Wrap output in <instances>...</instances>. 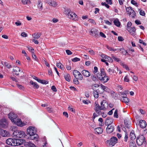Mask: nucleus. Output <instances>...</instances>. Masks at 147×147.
Returning <instances> with one entry per match:
<instances>
[{
  "instance_id": "15",
  "label": "nucleus",
  "mask_w": 147,
  "mask_h": 147,
  "mask_svg": "<svg viewBox=\"0 0 147 147\" xmlns=\"http://www.w3.org/2000/svg\"><path fill=\"white\" fill-rule=\"evenodd\" d=\"M90 31L92 34L94 35L96 37L98 36L99 32L96 29L92 28Z\"/></svg>"
},
{
  "instance_id": "39",
  "label": "nucleus",
  "mask_w": 147,
  "mask_h": 147,
  "mask_svg": "<svg viewBox=\"0 0 147 147\" xmlns=\"http://www.w3.org/2000/svg\"><path fill=\"white\" fill-rule=\"evenodd\" d=\"M103 102L102 101L101 102L100 109L102 110H104L106 109V108L105 107V104H103Z\"/></svg>"
},
{
  "instance_id": "42",
  "label": "nucleus",
  "mask_w": 147,
  "mask_h": 147,
  "mask_svg": "<svg viewBox=\"0 0 147 147\" xmlns=\"http://www.w3.org/2000/svg\"><path fill=\"white\" fill-rule=\"evenodd\" d=\"M114 117L116 118H118V110L117 109H116L114 113Z\"/></svg>"
},
{
  "instance_id": "27",
  "label": "nucleus",
  "mask_w": 147,
  "mask_h": 147,
  "mask_svg": "<svg viewBox=\"0 0 147 147\" xmlns=\"http://www.w3.org/2000/svg\"><path fill=\"white\" fill-rule=\"evenodd\" d=\"M114 24L117 26L119 27L120 26V22L117 18L115 19L113 21Z\"/></svg>"
},
{
  "instance_id": "43",
  "label": "nucleus",
  "mask_w": 147,
  "mask_h": 147,
  "mask_svg": "<svg viewBox=\"0 0 147 147\" xmlns=\"http://www.w3.org/2000/svg\"><path fill=\"white\" fill-rule=\"evenodd\" d=\"M56 65L58 68H60L61 69L63 68L62 67L63 66V65L61 63H57Z\"/></svg>"
},
{
  "instance_id": "20",
  "label": "nucleus",
  "mask_w": 147,
  "mask_h": 147,
  "mask_svg": "<svg viewBox=\"0 0 147 147\" xmlns=\"http://www.w3.org/2000/svg\"><path fill=\"white\" fill-rule=\"evenodd\" d=\"M94 109L96 112L98 114H100L101 113L100 110H101L100 109V106L98 104H96L94 107Z\"/></svg>"
},
{
  "instance_id": "50",
  "label": "nucleus",
  "mask_w": 147,
  "mask_h": 147,
  "mask_svg": "<svg viewBox=\"0 0 147 147\" xmlns=\"http://www.w3.org/2000/svg\"><path fill=\"white\" fill-rule=\"evenodd\" d=\"M22 3L24 5L30 2V0H22Z\"/></svg>"
},
{
  "instance_id": "33",
  "label": "nucleus",
  "mask_w": 147,
  "mask_h": 147,
  "mask_svg": "<svg viewBox=\"0 0 147 147\" xmlns=\"http://www.w3.org/2000/svg\"><path fill=\"white\" fill-rule=\"evenodd\" d=\"M100 87L101 88V89H102L104 91L109 92V90L107 87L104 86L101 84L100 85Z\"/></svg>"
},
{
  "instance_id": "14",
  "label": "nucleus",
  "mask_w": 147,
  "mask_h": 147,
  "mask_svg": "<svg viewBox=\"0 0 147 147\" xmlns=\"http://www.w3.org/2000/svg\"><path fill=\"white\" fill-rule=\"evenodd\" d=\"M0 134L3 137L9 136L10 135L9 133L6 130L0 128Z\"/></svg>"
},
{
  "instance_id": "18",
  "label": "nucleus",
  "mask_w": 147,
  "mask_h": 147,
  "mask_svg": "<svg viewBox=\"0 0 147 147\" xmlns=\"http://www.w3.org/2000/svg\"><path fill=\"white\" fill-rule=\"evenodd\" d=\"M139 124L140 127L142 128H145L147 125L146 121L142 120H141L140 121Z\"/></svg>"
},
{
  "instance_id": "22",
  "label": "nucleus",
  "mask_w": 147,
  "mask_h": 147,
  "mask_svg": "<svg viewBox=\"0 0 147 147\" xmlns=\"http://www.w3.org/2000/svg\"><path fill=\"white\" fill-rule=\"evenodd\" d=\"M96 134H101L103 132L102 128L100 127L96 128L94 129Z\"/></svg>"
},
{
  "instance_id": "32",
  "label": "nucleus",
  "mask_w": 147,
  "mask_h": 147,
  "mask_svg": "<svg viewBox=\"0 0 147 147\" xmlns=\"http://www.w3.org/2000/svg\"><path fill=\"white\" fill-rule=\"evenodd\" d=\"M124 123L125 125L126 128H129L130 127L131 125L130 123H129V122L127 121L124 120Z\"/></svg>"
},
{
  "instance_id": "40",
  "label": "nucleus",
  "mask_w": 147,
  "mask_h": 147,
  "mask_svg": "<svg viewBox=\"0 0 147 147\" xmlns=\"http://www.w3.org/2000/svg\"><path fill=\"white\" fill-rule=\"evenodd\" d=\"M4 65L8 68H10L11 67V65L6 62H4Z\"/></svg>"
},
{
  "instance_id": "28",
  "label": "nucleus",
  "mask_w": 147,
  "mask_h": 147,
  "mask_svg": "<svg viewBox=\"0 0 147 147\" xmlns=\"http://www.w3.org/2000/svg\"><path fill=\"white\" fill-rule=\"evenodd\" d=\"M13 71L15 72V74L18 76L19 74V72L20 71V70L18 67H17L16 68L13 69Z\"/></svg>"
},
{
  "instance_id": "64",
  "label": "nucleus",
  "mask_w": 147,
  "mask_h": 147,
  "mask_svg": "<svg viewBox=\"0 0 147 147\" xmlns=\"http://www.w3.org/2000/svg\"><path fill=\"white\" fill-rule=\"evenodd\" d=\"M46 109H47V110L48 111H49L50 112H51L53 111V110H52V108H51L50 107H47Z\"/></svg>"
},
{
  "instance_id": "44",
  "label": "nucleus",
  "mask_w": 147,
  "mask_h": 147,
  "mask_svg": "<svg viewBox=\"0 0 147 147\" xmlns=\"http://www.w3.org/2000/svg\"><path fill=\"white\" fill-rule=\"evenodd\" d=\"M105 59H107L106 61H109V62H112L113 61V60L111 58L108 56H107Z\"/></svg>"
},
{
  "instance_id": "49",
  "label": "nucleus",
  "mask_w": 147,
  "mask_h": 147,
  "mask_svg": "<svg viewBox=\"0 0 147 147\" xmlns=\"http://www.w3.org/2000/svg\"><path fill=\"white\" fill-rule=\"evenodd\" d=\"M32 55L33 57V58L36 61H37L38 59L36 55L34 54V53L33 52H32Z\"/></svg>"
},
{
  "instance_id": "51",
  "label": "nucleus",
  "mask_w": 147,
  "mask_h": 147,
  "mask_svg": "<svg viewBox=\"0 0 147 147\" xmlns=\"http://www.w3.org/2000/svg\"><path fill=\"white\" fill-rule=\"evenodd\" d=\"M121 53L125 55L128 53L123 48H122V50H121Z\"/></svg>"
},
{
  "instance_id": "47",
  "label": "nucleus",
  "mask_w": 147,
  "mask_h": 147,
  "mask_svg": "<svg viewBox=\"0 0 147 147\" xmlns=\"http://www.w3.org/2000/svg\"><path fill=\"white\" fill-rule=\"evenodd\" d=\"M129 16H130L131 17L133 18H134L136 16V13L135 11L133 10L131 11V15Z\"/></svg>"
},
{
  "instance_id": "26",
  "label": "nucleus",
  "mask_w": 147,
  "mask_h": 147,
  "mask_svg": "<svg viewBox=\"0 0 147 147\" xmlns=\"http://www.w3.org/2000/svg\"><path fill=\"white\" fill-rule=\"evenodd\" d=\"M129 137L132 140H134L136 138V136L135 135L134 131H132L130 133Z\"/></svg>"
},
{
  "instance_id": "54",
  "label": "nucleus",
  "mask_w": 147,
  "mask_h": 147,
  "mask_svg": "<svg viewBox=\"0 0 147 147\" xmlns=\"http://www.w3.org/2000/svg\"><path fill=\"white\" fill-rule=\"evenodd\" d=\"M131 25L132 23L131 22H128L127 25V29H129V28H131L130 27L131 26Z\"/></svg>"
},
{
  "instance_id": "11",
  "label": "nucleus",
  "mask_w": 147,
  "mask_h": 147,
  "mask_svg": "<svg viewBox=\"0 0 147 147\" xmlns=\"http://www.w3.org/2000/svg\"><path fill=\"white\" fill-rule=\"evenodd\" d=\"M25 142V140L23 139H15V146L20 145L23 144L24 145Z\"/></svg>"
},
{
  "instance_id": "31",
  "label": "nucleus",
  "mask_w": 147,
  "mask_h": 147,
  "mask_svg": "<svg viewBox=\"0 0 147 147\" xmlns=\"http://www.w3.org/2000/svg\"><path fill=\"white\" fill-rule=\"evenodd\" d=\"M38 8L40 9V10H42L43 9L42 7V3L41 1H38V3L37 5Z\"/></svg>"
},
{
  "instance_id": "36",
  "label": "nucleus",
  "mask_w": 147,
  "mask_h": 147,
  "mask_svg": "<svg viewBox=\"0 0 147 147\" xmlns=\"http://www.w3.org/2000/svg\"><path fill=\"white\" fill-rule=\"evenodd\" d=\"M38 82L42 84H47L48 83V82L45 80H41L39 79L38 81Z\"/></svg>"
},
{
  "instance_id": "8",
  "label": "nucleus",
  "mask_w": 147,
  "mask_h": 147,
  "mask_svg": "<svg viewBox=\"0 0 147 147\" xmlns=\"http://www.w3.org/2000/svg\"><path fill=\"white\" fill-rule=\"evenodd\" d=\"M8 125V122L7 120L4 118L0 120V126L2 128L7 127Z\"/></svg>"
},
{
  "instance_id": "12",
  "label": "nucleus",
  "mask_w": 147,
  "mask_h": 147,
  "mask_svg": "<svg viewBox=\"0 0 147 147\" xmlns=\"http://www.w3.org/2000/svg\"><path fill=\"white\" fill-rule=\"evenodd\" d=\"M13 123L18 126L20 127H23L25 125V124L21 121L20 119H19L17 118Z\"/></svg>"
},
{
  "instance_id": "63",
  "label": "nucleus",
  "mask_w": 147,
  "mask_h": 147,
  "mask_svg": "<svg viewBox=\"0 0 147 147\" xmlns=\"http://www.w3.org/2000/svg\"><path fill=\"white\" fill-rule=\"evenodd\" d=\"M112 57L113 59L117 62L119 61L120 60L119 58H117L114 56H113Z\"/></svg>"
},
{
  "instance_id": "3",
  "label": "nucleus",
  "mask_w": 147,
  "mask_h": 147,
  "mask_svg": "<svg viewBox=\"0 0 147 147\" xmlns=\"http://www.w3.org/2000/svg\"><path fill=\"white\" fill-rule=\"evenodd\" d=\"M136 141L137 144L139 146H141L143 143H146V141H145V137L142 135L139 136L137 137Z\"/></svg>"
},
{
  "instance_id": "16",
  "label": "nucleus",
  "mask_w": 147,
  "mask_h": 147,
  "mask_svg": "<svg viewBox=\"0 0 147 147\" xmlns=\"http://www.w3.org/2000/svg\"><path fill=\"white\" fill-rule=\"evenodd\" d=\"M113 119L112 118L107 117L105 121V125L107 126H108L109 125H111V124L113 122Z\"/></svg>"
},
{
  "instance_id": "21",
  "label": "nucleus",
  "mask_w": 147,
  "mask_h": 147,
  "mask_svg": "<svg viewBox=\"0 0 147 147\" xmlns=\"http://www.w3.org/2000/svg\"><path fill=\"white\" fill-rule=\"evenodd\" d=\"M81 73L84 76L86 77H89L90 76V72L86 70H83Z\"/></svg>"
},
{
  "instance_id": "48",
  "label": "nucleus",
  "mask_w": 147,
  "mask_h": 147,
  "mask_svg": "<svg viewBox=\"0 0 147 147\" xmlns=\"http://www.w3.org/2000/svg\"><path fill=\"white\" fill-rule=\"evenodd\" d=\"M131 3L136 7H138V3L134 0H131Z\"/></svg>"
},
{
  "instance_id": "6",
  "label": "nucleus",
  "mask_w": 147,
  "mask_h": 147,
  "mask_svg": "<svg viewBox=\"0 0 147 147\" xmlns=\"http://www.w3.org/2000/svg\"><path fill=\"white\" fill-rule=\"evenodd\" d=\"M8 116L13 122H14L17 118V115L13 113H10L9 114Z\"/></svg>"
},
{
  "instance_id": "1",
  "label": "nucleus",
  "mask_w": 147,
  "mask_h": 147,
  "mask_svg": "<svg viewBox=\"0 0 147 147\" xmlns=\"http://www.w3.org/2000/svg\"><path fill=\"white\" fill-rule=\"evenodd\" d=\"M13 136L15 137L16 139L23 138L25 136L26 134L24 132L21 131H16L13 132Z\"/></svg>"
},
{
  "instance_id": "24",
  "label": "nucleus",
  "mask_w": 147,
  "mask_h": 147,
  "mask_svg": "<svg viewBox=\"0 0 147 147\" xmlns=\"http://www.w3.org/2000/svg\"><path fill=\"white\" fill-rule=\"evenodd\" d=\"M41 34L40 32H38L37 33H35L32 35L33 37L35 39H38L40 36Z\"/></svg>"
},
{
  "instance_id": "61",
  "label": "nucleus",
  "mask_w": 147,
  "mask_h": 147,
  "mask_svg": "<svg viewBox=\"0 0 147 147\" xmlns=\"http://www.w3.org/2000/svg\"><path fill=\"white\" fill-rule=\"evenodd\" d=\"M51 89L53 92H56L57 91L56 88L54 86H53L51 87Z\"/></svg>"
},
{
  "instance_id": "58",
  "label": "nucleus",
  "mask_w": 147,
  "mask_h": 147,
  "mask_svg": "<svg viewBox=\"0 0 147 147\" xmlns=\"http://www.w3.org/2000/svg\"><path fill=\"white\" fill-rule=\"evenodd\" d=\"M140 14L142 16H144L145 15V12L144 11L142 10H141L140 11Z\"/></svg>"
},
{
  "instance_id": "19",
  "label": "nucleus",
  "mask_w": 147,
  "mask_h": 147,
  "mask_svg": "<svg viewBox=\"0 0 147 147\" xmlns=\"http://www.w3.org/2000/svg\"><path fill=\"white\" fill-rule=\"evenodd\" d=\"M48 3L50 6L55 7L57 5V3L54 1L49 0L47 1Z\"/></svg>"
},
{
  "instance_id": "55",
  "label": "nucleus",
  "mask_w": 147,
  "mask_h": 147,
  "mask_svg": "<svg viewBox=\"0 0 147 147\" xmlns=\"http://www.w3.org/2000/svg\"><path fill=\"white\" fill-rule=\"evenodd\" d=\"M124 80L125 82H128L129 81V78L127 76H126L125 77Z\"/></svg>"
},
{
  "instance_id": "2",
  "label": "nucleus",
  "mask_w": 147,
  "mask_h": 147,
  "mask_svg": "<svg viewBox=\"0 0 147 147\" xmlns=\"http://www.w3.org/2000/svg\"><path fill=\"white\" fill-rule=\"evenodd\" d=\"M97 78L100 81L103 83L107 82L109 80V77L106 75L102 76L100 74H97Z\"/></svg>"
},
{
  "instance_id": "38",
  "label": "nucleus",
  "mask_w": 147,
  "mask_h": 147,
  "mask_svg": "<svg viewBox=\"0 0 147 147\" xmlns=\"http://www.w3.org/2000/svg\"><path fill=\"white\" fill-rule=\"evenodd\" d=\"M94 97L96 98H97L99 96V94L98 92L96 91H94L93 92Z\"/></svg>"
},
{
  "instance_id": "7",
  "label": "nucleus",
  "mask_w": 147,
  "mask_h": 147,
  "mask_svg": "<svg viewBox=\"0 0 147 147\" xmlns=\"http://www.w3.org/2000/svg\"><path fill=\"white\" fill-rule=\"evenodd\" d=\"M117 138L115 137H112L109 142V145L110 146H114L117 142Z\"/></svg>"
},
{
  "instance_id": "59",
  "label": "nucleus",
  "mask_w": 147,
  "mask_h": 147,
  "mask_svg": "<svg viewBox=\"0 0 147 147\" xmlns=\"http://www.w3.org/2000/svg\"><path fill=\"white\" fill-rule=\"evenodd\" d=\"M91 78L92 80L94 81H95L97 80L96 77L94 75H92Z\"/></svg>"
},
{
  "instance_id": "13",
  "label": "nucleus",
  "mask_w": 147,
  "mask_h": 147,
  "mask_svg": "<svg viewBox=\"0 0 147 147\" xmlns=\"http://www.w3.org/2000/svg\"><path fill=\"white\" fill-rule=\"evenodd\" d=\"M114 126L112 125H109L107 126L106 131L107 133L110 134L114 130Z\"/></svg>"
},
{
  "instance_id": "4",
  "label": "nucleus",
  "mask_w": 147,
  "mask_h": 147,
  "mask_svg": "<svg viewBox=\"0 0 147 147\" xmlns=\"http://www.w3.org/2000/svg\"><path fill=\"white\" fill-rule=\"evenodd\" d=\"M73 74L76 79L80 80H82L83 79V76L78 71L76 70H74L73 71Z\"/></svg>"
},
{
  "instance_id": "30",
  "label": "nucleus",
  "mask_w": 147,
  "mask_h": 147,
  "mask_svg": "<svg viewBox=\"0 0 147 147\" xmlns=\"http://www.w3.org/2000/svg\"><path fill=\"white\" fill-rule=\"evenodd\" d=\"M65 80L68 82H69L71 80V77L70 75L67 74H66L64 76Z\"/></svg>"
},
{
  "instance_id": "34",
  "label": "nucleus",
  "mask_w": 147,
  "mask_h": 147,
  "mask_svg": "<svg viewBox=\"0 0 147 147\" xmlns=\"http://www.w3.org/2000/svg\"><path fill=\"white\" fill-rule=\"evenodd\" d=\"M71 11V10L69 9H65L64 11V13L66 15L68 16Z\"/></svg>"
},
{
  "instance_id": "60",
  "label": "nucleus",
  "mask_w": 147,
  "mask_h": 147,
  "mask_svg": "<svg viewBox=\"0 0 147 147\" xmlns=\"http://www.w3.org/2000/svg\"><path fill=\"white\" fill-rule=\"evenodd\" d=\"M89 21L94 25H95L96 24L95 21L92 19H90L89 20Z\"/></svg>"
},
{
  "instance_id": "56",
  "label": "nucleus",
  "mask_w": 147,
  "mask_h": 147,
  "mask_svg": "<svg viewBox=\"0 0 147 147\" xmlns=\"http://www.w3.org/2000/svg\"><path fill=\"white\" fill-rule=\"evenodd\" d=\"M73 82H74V84H76V85L78 84L79 83V82L76 79H74L73 80Z\"/></svg>"
},
{
  "instance_id": "37",
  "label": "nucleus",
  "mask_w": 147,
  "mask_h": 147,
  "mask_svg": "<svg viewBox=\"0 0 147 147\" xmlns=\"http://www.w3.org/2000/svg\"><path fill=\"white\" fill-rule=\"evenodd\" d=\"M99 74H100V75H102V76L106 75V74L105 71V70L103 68L100 69V73Z\"/></svg>"
},
{
  "instance_id": "35",
  "label": "nucleus",
  "mask_w": 147,
  "mask_h": 147,
  "mask_svg": "<svg viewBox=\"0 0 147 147\" xmlns=\"http://www.w3.org/2000/svg\"><path fill=\"white\" fill-rule=\"evenodd\" d=\"M107 71L110 75H111L113 74L114 73L115 70L114 69L112 68H109L108 70Z\"/></svg>"
},
{
  "instance_id": "5",
  "label": "nucleus",
  "mask_w": 147,
  "mask_h": 147,
  "mask_svg": "<svg viewBox=\"0 0 147 147\" xmlns=\"http://www.w3.org/2000/svg\"><path fill=\"white\" fill-rule=\"evenodd\" d=\"M27 134L32 135L36 133V130L34 127L30 126L27 129Z\"/></svg>"
},
{
  "instance_id": "53",
  "label": "nucleus",
  "mask_w": 147,
  "mask_h": 147,
  "mask_svg": "<svg viewBox=\"0 0 147 147\" xmlns=\"http://www.w3.org/2000/svg\"><path fill=\"white\" fill-rule=\"evenodd\" d=\"M80 61V59L77 57H75L72 59V61L73 62H75L76 61Z\"/></svg>"
},
{
  "instance_id": "62",
  "label": "nucleus",
  "mask_w": 147,
  "mask_h": 147,
  "mask_svg": "<svg viewBox=\"0 0 147 147\" xmlns=\"http://www.w3.org/2000/svg\"><path fill=\"white\" fill-rule=\"evenodd\" d=\"M15 24L17 26H20L22 24L20 21H18L17 22H16L15 23Z\"/></svg>"
},
{
  "instance_id": "45",
  "label": "nucleus",
  "mask_w": 147,
  "mask_h": 147,
  "mask_svg": "<svg viewBox=\"0 0 147 147\" xmlns=\"http://www.w3.org/2000/svg\"><path fill=\"white\" fill-rule=\"evenodd\" d=\"M123 100H122L123 102H124L125 103H128L129 102V98L126 97L123 98Z\"/></svg>"
},
{
  "instance_id": "52",
  "label": "nucleus",
  "mask_w": 147,
  "mask_h": 147,
  "mask_svg": "<svg viewBox=\"0 0 147 147\" xmlns=\"http://www.w3.org/2000/svg\"><path fill=\"white\" fill-rule=\"evenodd\" d=\"M17 86L18 87L20 90H24V88L22 86L20 85L19 84H17Z\"/></svg>"
},
{
  "instance_id": "57",
  "label": "nucleus",
  "mask_w": 147,
  "mask_h": 147,
  "mask_svg": "<svg viewBox=\"0 0 147 147\" xmlns=\"http://www.w3.org/2000/svg\"><path fill=\"white\" fill-rule=\"evenodd\" d=\"M101 5H102L105 6L107 8H109L110 7L105 2H102L101 3Z\"/></svg>"
},
{
  "instance_id": "23",
  "label": "nucleus",
  "mask_w": 147,
  "mask_h": 147,
  "mask_svg": "<svg viewBox=\"0 0 147 147\" xmlns=\"http://www.w3.org/2000/svg\"><path fill=\"white\" fill-rule=\"evenodd\" d=\"M30 84L33 85V87L36 89H38L39 87V86L36 82H34L32 81L31 80L30 82Z\"/></svg>"
},
{
  "instance_id": "29",
  "label": "nucleus",
  "mask_w": 147,
  "mask_h": 147,
  "mask_svg": "<svg viewBox=\"0 0 147 147\" xmlns=\"http://www.w3.org/2000/svg\"><path fill=\"white\" fill-rule=\"evenodd\" d=\"M133 10L131 7H127L126 8V11L129 14V16L131 14V11Z\"/></svg>"
},
{
  "instance_id": "9",
  "label": "nucleus",
  "mask_w": 147,
  "mask_h": 147,
  "mask_svg": "<svg viewBox=\"0 0 147 147\" xmlns=\"http://www.w3.org/2000/svg\"><path fill=\"white\" fill-rule=\"evenodd\" d=\"M68 18L74 20H77V16L76 14L71 11L67 16Z\"/></svg>"
},
{
  "instance_id": "46",
  "label": "nucleus",
  "mask_w": 147,
  "mask_h": 147,
  "mask_svg": "<svg viewBox=\"0 0 147 147\" xmlns=\"http://www.w3.org/2000/svg\"><path fill=\"white\" fill-rule=\"evenodd\" d=\"M121 65L123 66L127 70H129V68L125 64H124V63H121Z\"/></svg>"
},
{
  "instance_id": "41",
  "label": "nucleus",
  "mask_w": 147,
  "mask_h": 147,
  "mask_svg": "<svg viewBox=\"0 0 147 147\" xmlns=\"http://www.w3.org/2000/svg\"><path fill=\"white\" fill-rule=\"evenodd\" d=\"M129 147H136V144L132 141H130L129 143Z\"/></svg>"
},
{
  "instance_id": "25",
  "label": "nucleus",
  "mask_w": 147,
  "mask_h": 147,
  "mask_svg": "<svg viewBox=\"0 0 147 147\" xmlns=\"http://www.w3.org/2000/svg\"><path fill=\"white\" fill-rule=\"evenodd\" d=\"M30 137L29 138L31 140H34L36 139H37L38 138V135L36 133L35 134H33L32 135H29Z\"/></svg>"
},
{
  "instance_id": "17",
  "label": "nucleus",
  "mask_w": 147,
  "mask_h": 147,
  "mask_svg": "<svg viewBox=\"0 0 147 147\" xmlns=\"http://www.w3.org/2000/svg\"><path fill=\"white\" fill-rule=\"evenodd\" d=\"M127 30L130 33V34L133 36L135 35L136 32V28L134 27H132L129 29H127Z\"/></svg>"
},
{
  "instance_id": "10",
  "label": "nucleus",
  "mask_w": 147,
  "mask_h": 147,
  "mask_svg": "<svg viewBox=\"0 0 147 147\" xmlns=\"http://www.w3.org/2000/svg\"><path fill=\"white\" fill-rule=\"evenodd\" d=\"M6 143L8 145L15 146V139L11 138L8 139L6 140Z\"/></svg>"
}]
</instances>
